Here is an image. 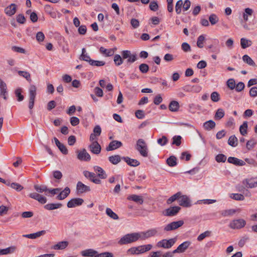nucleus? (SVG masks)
Here are the masks:
<instances>
[{"label":"nucleus","mask_w":257,"mask_h":257,"mask_svg":"<svg viewBox=\"0 0 257 257\" xmlns=\"http://www.w3.org/2000/svg\"><path fill=\"white\" fill-rule=\"evenodd\" d=\"M141 238L140 233L135 232L128 233L123 236L118 241L120 245L126 244L134 242H136Z\"/></svg>","instance_id":"f257e3e1"},{"label":"nucleus","mask_w":257,"mask_h":257,"mask_svg":"<svg viewBox=\"0 0 257 257\" xmlns=\"http://www.w3.org/2000/svg\"><path fill=\"white\" fill-rule=\"evenodd\" d=\"M136 149L142 156L144 157H147L148 156V146L143 139H140L137 141Z\"/></svg>","instance_id":"f03ea898"},{"label":"nucleus","mask_w":257,"mask_h":257,"mask_svg":"<svg viewBox=\"0 0 257 257\" xmlns=\"http://www.w3.org/2000/svg\"><path fill=\"white\" fill-rule=\"evenodd\" d=\"M176 238H172L169 239H164L157 243V246L158 247H163L164 248H171L176 241Z\"/></svg>","instance_id":"7ed1b4c3"},{"label":"nucleus","mask_w":257,"mask_h":257,"mask_svg":"<svg viewBox=\"0 0 257 257\" xmlns=\"http://www.w3.org/2000/svg\"><path fill=\"white\" fill-rule=\"evenodd\" d=\"M123 59H127L126 62L127 63H132L135 62L137 59L136 54H132L130 51L123 50L121 53Z\"/></svg>","instance_id":"20e7f679"},{"label":"nucleus","mask_w":257,"mask_h":257,"mask_svg":"<svg viewBox=\"0 0 257 257\" xmlns=\"http://www.w3.org/2000/svg\"><path fill=\"white\" fill-rule=\"evenodd\" d=\"M183 224L184 221L183 220L173 221L166 225L164 228V230L165 231L174 230L182 226Z\"/></svg>","instance_id":"39448f33"},{"label":"nucleus","mask_w":257,"mask_h":257,"mask_svg":"<svg viewBox=\"0 0 257 257\" xmlns=\"http://www.w3.org/2000/svg\"><path fill=\"white\" fill-rule=\"evenodd\" d=\"M36 95V87L35 85H31L29 89V108L32 109L34 105Z\"/></svg>","instance_id":"423d86ee"},{"label":"nucleus","mask_w":257,"mask_h":257,"mask_svg":"<svg viewBox=\"0 0 257 257\" xmlns=\"http://www.w3.org/2000/svg\"><path fill=\"white\" fill-rule=\"evenodd\" d=\"M246 224V221L243 219H234L231 221L229 226L233 229H238L243 227Z\"/></svg>","instance_id":"0eeeda50"},{"label":"nucleus","mask_w":257,"mask_h":257,"mask_svg":"<svg viewBox=\"0 0 257 257\" xmlns=\"http://www.w3.org/2000/svg\"><path fill=\"white\" fill-rule=\"evenodd\" d=\"M158 232L157 228H152L148 230L145 232H142L140 234H141V239L144 240L146 238L154 236L157 235Z\"/></svg>","instance_id":"6e6552de"},{"label":"nucleus","mask_w":257,"mask_h":257,"mask_svg":"<svg viewBox=\"0 0 257 257\" xmlns=\"http://www.w3.org/2000/svg\"><path fill=\"white\" fill-rule=\"evenodd\" d=\"M77 158L80 161H89L91 159L90 155L87 152L85 149L82 150L77 151Z\"/></svg>","instance_id":"1a4fd4ad"},{"label":"nucleus","mask_w":257,"mask_h":257,"mask_svg":"<svg viewBox=\"0 0 257 257\" xmlns=\"http://www.w3.org/2000/svg\"><path fill=\"white\" fill-rule=\"evenodd\" d=\"M88 148L92 153L95 155H98L100 153L101 150V146L97 141L92 142V143L88 146Z\"/></svg>","instance_id":"9d476101"},{"label":"nucleus","mask_w":257,"mask_h":257,"mask_svg":"<svg viewBox=\"0 0 257 257\" xmlns=\"http://www.w3.org/2000/svg\"><path fill=\"white\" fill-rule=\"evenodd\" d=\"M179 205L184 207H190L191 206V202L189 198L187 195H182L179 198Z\"/></svg>","instance_id":"9b49d317"},{"label":"nucleus","mask_w":257,"mask_h":257,"mask_svg":"<svg viewBox=\"0 0 257 257\" xmlns=\"http://www.w3.org/2000/svg\"><path fill=\"white\" fill-rule=\"evenodd\" d=\"M242 183L245 185V187L249 188H252L257 187V178H251L245 179L243 180Z\"/></svg>","instance_id":"f8f14e48"},{"label":"nucleus","mask_w":257,"mask_h":257,"mask_svg":"<svg viewBox=\"0 0 257 257\" xmlns=\"http://www.w3.org/2000/svg\"><path fill=\"white\" fill-rule=\"evenodd\" d=\"M191 242L190 241H186L180 244L176 249L173 250V253H183L188 248Z\"/></svg>","instance_id":"ddd939ff"},{"label":"nucleus","mask_w":257,"mask_h":257,"mask_svg":"<svg viewBox=\"0 0 257 257\" xmlns=\"http://www.w3.org/2000/svg\"><path fill=\"white\" fill-rule=\"evenodd\" d=\"M180 210L181 207L179 206L170 207L165 210L164 215L167 216H173L176 215Z\"/></svg>","instance_id":"4468645a"},{"label":"nucleus","mask_w":257,"mask_h":257,"mask_svg":"<svg viewBox=\"0 0 257 257\" xmlns=\"http://www.w3.org/2000/svg\"><path fill=\"white\" fill-rule=\"evenodd\" d=\"M83 202V200L81 198H73L68 202L67 205L68 208H73L82 205Z\"/></svg>","instance_id":"2eb2a0df"},{"label":"nucleus","mask_w":257,"mask_h":257,"mask_svg":"<svg viewBox=\"0 0 257 257\" xmlns=\"http://www.w3.org/2000/svg\"><path fill=\"white\" fill-rule=\"evenodd\" d=\"M29 197L31 198H33L34 199H35L37 200L38 202H39L41 204H45L47 202V198L42 196L41 195L39 194L38 193L34 192L30 193L29 194Z\"/></svg>","instance_id":"dca6fc26"},{"label":"nucleus","mask_w":257,"mask_h":257,"mask_svg":"<svg viewBox=\"0 0 257 257\" xmlns=\"http://www.w3.org/2000/svg\"><path fill=\"white\" fill-rule=\"evenodd\" d=\"M122 146V144L121 142L118 141H111L108 146L106 147V150L107 151H111L116 149H118Z\"/></svg>","instance_id":"f3484780"},{"label":"nucleus","mask_w":257,"mask_h":257,"mask_svg":"<svg viewBox=\"0 0 257 257\" xmlns=\"http://www.w3.org/2000/svg\"><path fill=\"white\" fill-rule=\"evenodd\" d=\"M76 189L78 193H83L90 191V187L84 184L80 181L77 182L76 185Z\"/></svg>","instance_id":"a211bd4d"},{"label":"nucleus","mask_w":257,"mask_h":257,"mask_svg":"<svg viewBox=\"0 0 257 257\" xmlns=\"http://www.w3.org/2000/svg\"><path fill=\"white\" fill-rule=\"evenodd\" d=\"M227 161L229 163L238 166H242L245 164V163L243 160L233 157H229L227 159Z\"/></svg>","instance_id":"6ab92c4d"},{"label":"nucleus","mask_w":257,"mask_h":257,"mask_svg":"<svg viewBox=\"0 0 257 257\" xmlns=\"http://www.w3.org/2000/svg\"><path fill=\"white\" fill-rule=\"evenodd\" d=\"M123 160L128 165L132 167H137L140 165V163L136 159H131L128 157H123Z\"/></svg>","instance_id":"aec40b11"},{"label":"nucleus","mask_w":257,"mask_h":257,"mask_svg":"<svg viewBox=\"0 0 257 257\" xmlns=\"http://www.w3.org/2000/svg\"><path fill=\"white\" fill-rule=\"evenodd\" d=\"M16 10L17 5L15 4H12L5 9V12L9 16H12L16 13Z\"/></svg>","instance_id":"412c9836"},{"label":"nucleus","mask_w":257,"mask_h":257,"mask_svg":"<svg viewBox=\"0 0 257 257\" xmlns=\"http://www.w3.org/2000/svg\"><path fill=\"white\" fill-rule=\"evenodd\" d=\"M97 251L93 249H87L81 252L82 256L84 257H95Z\"/></svg>","instance_id":"4be33fe9"},{"label":"nucleus","mask_w":257,"mask_h":257,"mask_svg":"<svg viewBox=\"0 0 257 257\" xmlns=\"http://www.w3.org/2000/svg\"><path fill=\"white\" fill-rule=\"evenodd\" d=\"M137 249V254L145 253L152 248L151 244L143 245L136 247Z\"/></svg>","instance_id":"5701e85b"},{"label":"nucleus","mask_w":257,"mask_h":257,"mask_svg":"<svg viewBox=\"0 0 257 257\" xmlns=\"http://www.w3.org/2000/svg\"><path fill=\"white\" fill-rule=\"evenodd\" d=\"M60 192L56 198L58 200H63L69 195L70 193V189L69 187H66L63 191H60Z\"/></svg>","instance_id":"b1692460"},{"label":"nucleus","mask_w":257,"mask_h":257,"mask_svg":"<svg viewBox=\"0 0 257 257\" xmlns=\"http://www.w3.org/2000/svg\"><path fill=\"white\" fill-rule=\"evenodd\" d=\"M68 242L67 241H62L58 242L57 244L54 245L52 248L55 250H62L65 249L68 245Z\"/></svg>","instance_id":"393cba45"},{"label":"nucleus","mask_w":257,"mask_h":257,"mask_svg":"<svg viewBox=\"0 0 257 257\" xmlns=\"http://www.w3.org/2000/svg\"><path fill=\"white\" fill-rule=\"evenodd\" d=\"M127 199L133 201L138 204H142L144 203V199L142 196L133 194L127 197Z\"/></svg>","instance_id":"a878e982"},{"label":"nucleus","mask_w":257,"mask_h":257,"mask_svg":"<svg viewBox=\"0 0 257 257\" xmlns=\"http://www.w3.org/2000/svg\"><path fill=\"white\" fill-rule=\"evenodd\" d=\"M45 233V230H41L33 233L24 234L23 235V236L28 238L35 239L41 236V235H44Z\"/></svg>","instance_id":"bb28decb"},{"label":"nucleus","mask_w":257,"mask_h":257,"mask_svg":"<svg viewBox=\"0 0 257 257\" xmlns=\"http://www.w3.org/2000/svg\"><path fill=\"white\" fill-rule=\"evenodd\" d=\"M94 170L98 172L97 176H98L100 179H105L107 177V175L105 172L102 169V168L99 166H94L93 167Z\"/></svg>","instance_id":"cd10ccee"},{"label":"nucleus","mask_w":257,"mask_h":257,"mask_svg":"<svg viewBox=\"0 0 257 257\" xmlns=\"http://www.w3.org/2000/svg\"><path fill=\"white\" fill-rule=\"evenodd\" d=\"M180 107L179 103L176 100H172L169 105V109L172 112H177Z\"/></svg>","instance_id":"c85d7f7f"},{"label":"nucleus","mask_w":257,"mask_h":257,"mask_svg":"<svg viewBox=\"0 0 257 257\" xmlns=\"http://www.w3.org/2000/svg\"><path fill=\"white\" fill-rule=\"evenodd\" d=\"M79 59L80 60L88 62L89 63L90 62L91 59L90 58V56L86 53V49L85 48L82 49V53L80 55Z\"/></svg>","instance_id":"c756f323"},{"label":"nucleus","mask_w":257,"mask_h":257,"mask_svg":"<svg viewBox=\"0 0 257 257\" xmlns=\"http://www.w3.org/2000/svg\"><path fill=\"white\" fill-rule=\"evenodd\" d=\"M16 247L12 246L5 249H0V255H5L12 253L16 250Z\"/></svg>","instance_id":"7c9ffc66"},{"label":"nucleus","mask_w":257,"mask_h":257,"mask_svg":"<svg viewBox=\"0 0 257 257\" xmlns=\"http://www.w3.org/2000/svg\"><path fill=\"white\" fill-rule=\"evenodd\" d=\"M34 189L37 191V192L41 193L45 192L46 195H47V192L48 191V188L47 186L45 185H35Z\"/></svg>","instance_id":"2f4dec72"},{"label":"nucleus","mask_w":257,"mask_h":257,"mask_svg":"<svg viewBox=\"0 0 257 257\" xmlns=\"http://www.w3.org/2000/svg\"><path fill=\"white\" fill-rule=\"evenodd\" d=\"M44 9L45 12L49 14L52 18H56L57 17L56 12L54 11L53 9L50 5H46Z\"/></svg>","instance_id":"473e14b6"},{"label":"nucleus","mask_w":257,"mask_h":257,"mask_svg":"<svg viewBox=\"0 0 257 257\" xmlns=\"http://www.w3.org/2000/svg\"><path fill=\"white\" fill-rule=\"evenodd\" d=\"M215 122L212 120H209L205 122L203 124V127L205 130L210 131L214 128L215 126Z\"/></svg>","instance_id":"72a5a7b5"},{"label":"nucleus","mask_w":257,"mask_h":257,"mask_svg":"<svg viewBox=\"0 0 257 257\" xmlns=\"http://www.w3.org/2000/svg\"><path fill=\"white\" fill-rule=\"evenodd\" d=\"M62 204L61 203H49L44 206L45 209L48 210H51L61 207Z\"/></svg>","instance_id":"f704fd0d"},{"label":"nucleus","mask_w":257,"mask_h":257,"mask_svg":"<svg viewBox=\"0 0 257 257\" xmlns=\"http://www.w3.org/2000/svg\"><path fill=\"white\" fill-rule=\"evenodd\" d=\"M109 161L113 165H116L119 163L121 161V158L120 156L118 155H115L109 156L108 157Z\"/></svg>","instance_id":"c9c22d12"},{"label":"nucleus","mask_w":257,"mask_h":257,"mask_svg":"<svg viewBox=\"0 0 257 257\" xmlns=\"http://www.w3.org/2000/svg\"><path fill=\"white\" fill-rule=\"evenodd\" d=\"M181 194H182V193L181 192H178L177 193L174 194L171 197H170L169 199H167V203L168 204H170L176 200H179V198H180Z\"/></svg>","instance_id":"e433bc0d"},{"label":"nucleus","mask_w":257,"mask_h":257,"mask_svg":"<svg viewBox=\"0 0 257 257\" xmlns=\"http://www.w3.org/2000/svg\"><path fill=\"white\" fill-rule=\"evenodd\" d=\"M252 44V42L250 40H247L245 38H242L240 39V45L242 49H245Z\"/></svg>","instance_id":"4c0bfd02"},{"label":"nucleus","mask_w":257,"mask_h":257,"mask_svg":"<svg viewBox=\"0 0 257 257\" xmlns=\"http://www.w3.org/2000/svg\"><path fill=\"white\" fill-rule=\"evenodd\" d=\"M166 162L170 167H174L177 165V158L174 156H171L167 159Z\"/></svg>","instance_id":"58836bf2"},{"label":"nucleus","mask_w":257,"mask_h":257,"mask_svg":"<svg viewBox=\"0 0 257 257\" xmlns=\"http://www.w3.org/2000/svg\"><path fill=\"white\" fill-rule=\"evenodd\" d=\"M106 214L114 220H117L119 218L118 215L109 208H106Z\"/></svg>","instance_id":"ea45409f"},{"label":"nucleus","mask_w":257,"mask_h":257,"mask_svg":"<svg viewBox=\"0 0 257 257\" xmlns=\"http://www.w3.org/2000/svg\"><path fill=\"white\" fill-rule=\"evenodd\" d=\"M243 61L250 66H255V64L252 59L247 55H244L242 57Z\"/></svg>","instance_id":"a19ab883"},{"label":"nucleus","mask_w":257,"mask_h":257,"mask_svg":"<svg viewBox=\"0 0 257 257\" xmlns=\"http://www.w3.org/2000/svg\"><path fill=\"white\" fill-rule=\"evenodd\" d=\"M247 122L244 121L239 127V132L241 135L245 136L247 134Z\"/></svg>","instance_id":"79ce46f5"},{"label":"nucleus","mask_w":257,"mask_h":257,"mask_svg":"<svg viewBox=\"0 0 257 257\" xmlns=\"http://www.w3.org/2000/svg\"><path fill=\"white\" fill-rule=\"evenodd\" d=\"M228 144L232 147H236L237 145V138L234 135L230 136L228 139Z\"/></svg>","instance_id":"37998d69"},{"label":"nucleus","mask_w":257,"mask_h":257,"mask_svg":"<svg viewBox=\"0 0 257 257\" xmlns=\"http://www.w3.org/2000/svg\"><path fill=\"white\" fill-rule=\"evenodd\" d=\"M18 73L19 75L26 78L29 82H31V75L29 72L24 71H19Z\"/></svg>","instance_id":"c03bdc74"},{"label":"nucleus","mask_w":257,"mask_h":257,"mask_svg":"<svg viewBox=\"0 0 257 257\" xmlns=\"http://www.w3.org/2000/svg\"><path fill=\"white\" fill-rule=\"evenodd\" d=\"M113 61L115 65L117 66L121 65L123 62L122 58L118 54L114 55Z\"/></svg>","instance_id":"a18cd8bd"},{"label":"nucleus","mask_w":257,"mask_h":257,"mask_svg":"<svg viewBox=\"0 0 257 257\" xmlns=\"http://www.w3.org/2000/svg\"><path fill=\"white\" fill-rule=\"evenodd\" d=\"M230 197L234 200L239 201H242L244 199V196L238 193H232L230 195Z\"/></svg>","instance_id":"49530a36"},{"label":"nucleus","mask_w":257,"mask_h":257,"mask_svg":"<svg viewBox=\"0 0 257 257\" xmlns=\"http://www.w3.org/2000/svg\"><path fill=\"white\" fill-rule=\"evenodd\" d=\"M7 87L6 84L0 78V95L7 93Z\"/></svg>","instance_id":"de8ad7c7"},{"label":"nucleus","mask_w":257,"mask_h":257,"mask_svg":"<svg viewBox=\"0 0 257 257\" xmlns=\"http://www.w3.org/2000/svg\"><path fill=\"white\" fill-rule=\"evenodd\" d=\"M99 51L105 54L106 56H111L113 54V52L111 49H106L103 47H101L99 49Z\"/></svg>","instance_id":"09e8293b"},{"label":"nucleus","mask_w":257,"mask_h":257,"mask_svg":"<svg viewBox=\"0 0 257 257\" xmlns=\"http://www.w3.org/2000/svg\"><path fill=\"white\" fill-rule=\"evenodd\" d=\"M236 212L235 209H231L228 210H224L221 211V215L223 216H231Z\"/></svg>","instance_id":"8fccbe9b"},{"label":"nucleus","mask_w":257,"mask_h":257,"mask_svg":"<svg viewBox=\"0 0 257 257\" xmlns=\"http://www.w3.org/2000/svg\"><path fill=\"white\" fill-rule=\"evenodd\" d=\"M224 116V111L223 109L219 108L217 110L214 117L216 119H220Z\"/></svg>","instance_id":"3c124183"},{"label":"nucleus","mask_w":257,"mask_h":257,"mask_svg":"<svg viewBox=\"0 0 257 257\" xmlns=\"http://www.w3.org/2000/svg\"><path fill=\"white\" fill-rule=\"evenodd\" d=\"M211 234V231H206L204 232L203 233H201L198 237H197V240L199 241H201L202 240H203L205 237H208L210 236Z\"/></svg>","instance_id":"603ef678"},{"label":"nucleus","mask_w":257,"mask_h":257,"mask_svg":"<svg viewBox=\"0 0 257 257\" xmlns=\"http://www.w3.org/2000/svg\"><path fill=\"white\" fill-rule=\"evenodd\" d=\"M257 144V141L255 139H251L248 141L246 143V148L250 150L253 148L254 146Z\"/></svg>","instance_id":"864d4df0"},{"label":"nucleus","mask_w":257,"mask_h":257,"mask_svg":"<svg viewBox=\"0 0 257 257\" xmlns=\"http://www.w3.org/2000/svg\"><path fill=\"white\" fill-rule=\"evenodd\" d=\"M105 64V62L103 61H98V60H92L90 61L89 64L91 66H104Z\"/></svg>","instance_id":"5fc2aeb1"},{"label":"nucleus","mask_w":257,"mask_h":257,"mask_svg":"<svg viewBox=\"0 0 257 257\" xmlns=\"http://www.w3.org/2000/svg\"><path fill=\"white\" fill-rule=\"evenodd\" d=\"M84 176L87 179H89L91 181H92L94 178L96 177V175L94 173L90 172L88 171H83Z\"/></svg>","instance_id":"6e6d98bb"},{"label":"nucleus","mask_w":257,"mask_h":257,"mask_svg":"<svg viewBox=\"0 0 257 257\" xmlns=\"http://www.w3.org/2000/svg\"><path fill=\"white\" fill-rule=\"evenodd\" d=\"M218 17L214 14H211L209 17V21L212 25L216 24L218 22Z\"/></svg>","instance_id":"4d7b16f0"},{"label":"nucleus","mask_w":257,"mask_h":257,"mask_svg":"<svg viewBox=\"0 0 257 257\" xmlns=\"http://www.w3.org/2000/svg\"><path fill=\"white\" fill-rule=\"evenodd\" d=\"M139 70L142 73H146L149 70V67L147 64L142 63L139 66Z\"/></svg>","instance_id":"13d9d810"},{"label":"nucleus","mask_w":257,"mask_h":257,"mask_svg":"<svg viewBox=\"0 0 257 257\" xmlns=\"http://www.w3.org/2000/svg\"><path fill=\"white\" fill-rule=\"evenodd\" d=\"M211 99L213 102H218L220 100L219 94L216 91L213 92L210 95Z\"/></svg>","instance_id":"bf43d9fd"},{"label":"nucleus","mask_w":257,"mask_h":257,"mask_svg":"<svg viewBox=\"0 0 257 257\" xmlns=\"http://www.w3.org/2000/svg\"><path fill=\"white\" fill-rule=\"evenodd\" d=\"M183 1L182 0L178 1L176 4L175 6V11L177 14H180L181 12V8L183 6Z\"/></svg>","instance_id":"052dcab7"},{"label":"nucleus","mask_w":257,"mask_h":257,"mask_svg":"<svg viewBox=\"0 0 257 257\" xmlns=\"http://www.w3.org/2000/svg\"><path fill=\"white\" fill-rule=\"evenodd\" d=\"M182 137L180 136H175L173 138V145L179 146L181 144Z\"/></svg>","instance_id":"680f3d73"},{"label":"nucleus","mask_w":257,"mask_h":257,"mask_svg":"<svg viewBox=\"0 0 257 257\" xmlns=\"http://www.w3.org/2000/svg\"><path fill=\"white\" fill-rule=\"evenodd\" d=\"M22 89L21 88H18L15 90V94L17 97V100L18 101H22L24 99V96L21 94Z\"/></svg>","instance_id":"e2e57ef3"},{"label":"nucleus","mask_w":257,"mask_h":257,"mask_svg":"<svg viewBox=\"0 0 257 257\" xmlns=\"http://www.w3.org/2000/svg\"><path fill=\"white\" fill-rule=\"evenodd\" d=\"M215 160L218 163H224L226 160V157L222 154H219L216 156Z\"/></svg>","instance_id":"0e129e2a"},{"label":"nucleus","mask_w":257,"mask_h":257,"mask_svg":"<svg viewBox=\"0 0 257 257\" xmlns=\"http://www.w3.org/2000/svg\"><path fill=\"white\" fill-rule=\"evenodd\" d=\"M205 40V37L203 35H200L197 39V45L200 48H202L203 47V42Z\"/></svg>","instance_id":"69168bd1"},{"label":"nucleus","mask_w":257,"mask_h":257,"mask_svg":"<svg viewBox=\"0 0 257 257\" xmlns=\"http://www.w3.org/2000/svg\"><path fill=\"white\" fill-rule=\"evenodd\" d=\"M11 187L12 188L16 190L17 191H20L24 188V187L21 185L17 183H11Z\"/></svg>","instance_id":"338daca9"},{"label":"nucleus","mask_w":257,"mask_h":257,"mask_svg":"<svg viewBox=\"0 0 257 257\" xmlns=\"http://www.w3.org/2000/svg\"><path fill=\"white\" fill-rule=\"evenodd\" d=\"M95 257H113V254L110 252H104L100 253L97 252Z\"/></svg>","instance_id":"774afa93"}]
</instances>
